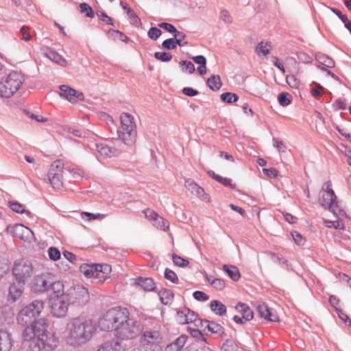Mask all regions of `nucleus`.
<instances>
[{"label":"nucleus","instance_id":"55","mask_svg":"<svg viewBox=\"0 0 351 351\" xmlns=\"http://www.w3.org/2000/svg\"><path fill=\"white\" fill-rule=\"evenodd\" d=\"M193 297L195 300L198 301H206L209 299L208 295H207L205 293L200 291H196L193 293Z\"/></svg>","mask_w":351,"mask_h":351},{"label":"nucleus","instance_id":"18","mask_svg":"<svg viewBox=\"0 0 351 351\" xmlns=\"http://www.w3.org/2000/svg\"><path fill=\"white\" fill-rule=\"evenodd\" d=\"M97 351H125V346L117 339H109L102 342Z\"/></svg>","mask_w":351,"mask_h":351},{"label":"nucleus","instance_id":"15","mask_svg":"<svg viewBox=\"0 0 351 351\" xmlns=\"http://www.w3.org/2000/svg\"><path fill=\"white\" fill-rule=\"evenodd\" d=\"M176 319L180 324H189L199 320L197 315L186 307L177 311Z\"/></svg>","mask_w":351,"mask_h":351},{"label":"nucleus","instance_id":"56","mask_svg":"<svg viewBox=\"0 0 351 351\" xmlns=\"http://www.w3.org/2000/svg\"><path fill=\"white\" fill-rule=\"evenodd\" d=\"M158 27L170 33L176 32V28L170 23H161L158 24Z\"/></svg>","mask_w":351,"mask_h":351},{"label":"nucleus","instance_id":"47","mask_svg":"<svg viewBox=\"0 0 351 351\" xmlns=\"http://www.w3.org/2000/svg\"><path fill=\"white\" fill-rule=\"evenodd\" d=\"M180 64L182 66V69L184 71H188L189 73H193L195 71V66L190 61L183 60L180 62Z\"/></svg>","mask_w":351,"mask_h":351},{"label":"nucleus","instance_id":"23","mask_svg":"<svg viewBox=\"0 0 351 351\" xmlns=\"http://www.w3.org/2000/svg\"><path fill=\"white\" fill-rule=\"evenodd\" d=\"M25 284H21L19 282H14L10 287L9 293L13 302L16 301L22 294Z\"/></svg>","mask_w":351,"mask_h":351},{"label":"nucleus","instance_id":"5","mask_svg":"<svg viewBox=\"0 0 351 351\" xmlns=\"http://www.w3.org/2000/svg\"><path fill=\"white\" fill-rule=\"evenodd\" d=\"M63 287L60 282L56 280L55 276L50 272H44L36 276L30 284L32 290L38 293L52 290L53 292L58 293L61 292Z\"/></svg>","mask_w":351,"mask_h":351},{"label":"nucleus","instance_id":"51","mask_svg":"<svg viewBox=\"0 0 351 351\" xmlns=\"http://www.w3.org/2000/svg\"><path fill=\"white\" fill-rule=\"evenodd\" d=\"M162 48L167 49V50L176 49V47L175 45L174 38H171L166 39L165 40H164L162 42Z\"/></svg>","mask_w":351,"mask_h":351},{"label":"nucleus","instance_id":"41","mask_svg":"<svg viewBox=\"0 0 351 351\" xmlns=\"http://www.w3.org/2000/svg\"><path fill=\"white\" fill-rule=\"evenodd\" d=\"M10 207L13 211H14L16 213H21V214L27 213L29 214V212L25 209L24 206L21 204L19 202H10Z\"/></svg>","mask_w":351,"mask_h":351},{"label":"nucleus","instance_id":"63","mask_svg":"<svg viewBox=\"0 0 351 351\" xmlns=\"http://www.w3.org/2000/svg\"><path fill=\"white\" fill-rule=\"evenodd\" d=\"M182 93L187 96L193 97L197 95L198 91L191 88V87H185L182 90Z\"/></svg>","mask_w":351,"mask_h":351},{"label":"nucleus","instance_id":"11","mask_svg":"<svg viewBox=\"0 0 351 351\" xmlns=\"http://www.w3.org/2000/svg\"><path fill=\"white\" fill-rule=\"evenodd\" d=\"M64 295H67V300L69 304L75 306H81L86 304L90 299L88 289L80 285L67 289Z\"/></svg>","mask_w":351,"mask_h":351},{"label":"nucleus","instance_id":"14","mask_svg":"<svg viewBox=\"0 0 351 351\" xmlns=\"http://www.w3.org/2000/svg\"><path fill=\"white\" fill-rule=\"evenodd\" d=\"M162 341V335L159 331L156 330H145L141 337V343L150 347L154 345H159Z\"/></svg>","mask_w":351,"mask_h":351},{"label":"nucleus","instance_id":"34","mask_svg":"<svg viewBox=\"0 0 351 351\" xmlns=\"http://www.w3.org/2000/svg\"><path fill=\"white\" fill-rule=\"evenodd\" d=\"M208 86L213 90H218L221 86V82L219 75H212L207 80Z\"/></svg>","mask_w":351,"mask_h":351},{"label":"nucleus","instance_id":"19","mask_svg":"<svg viewBox=\"0 0 351 351\" xmlns=\"http://www.w3.org/2000/svg\"><path fill=\"white\" fill-rule=\"evenodd\" d=\"M257 311L260 317L269 322L278 321V316L276 313L265 304L262 303L258 305Z\"/></svg>","mask_w":351,"mask_h":351},{"label":"nucleus","instance_id":"24","mask_svg":"<svg viewBox=\"0 0 351 351\" xmlns=\"http://www.w3.org/2000/svg\"><path fill=\"white\" fill-rule=\"evenodd\" d=\"M184 186L192 194L201 196L204 194L203 188L197 184L193 180L187 179L185 180Z\"/></svg>","mask_w":351,"mask_h":351},{"label":"nucleus","instance_id":"30","mask_svg":"<svg viewBox=\"0 0 351 351\" xmlns=\"http://www.w3.org/2000/svg\"><path fill=\"white\" fill-rule=\"evenodd\" d=\"M138 284L143 287V289L146 291H153L156 288V285L153 280L149 278H140L138 280Z\"/></svg>","mask_w":351,"mask_h":351},{"label":"nucleus","instance_id":"20","mask_svg":"<svg viewBox=\"0 0 351 351\" xmlns=\"http://www.w3.org/2000/svg\"><path fill=\"white\" fill-rule=\"evenodd\" d=\"M13 346L12 334L6 330L0 331V351H10Z\"/></svg>","mask_w":351,"mask_h":351},{"label":"nucleus","instance_id":"31","mask_svg":"<svg viewBox=\"0 0 351 351\" xmlns=\"http://www.w3.org/2000/svg\"><path fill=\"white\" fill-rule=\"evenodd\" d=\"M208 175L215 180L217 182L222 184L226 186H232V181L228 178H223L218 174H216L213 171L209 170L207 171Z\"/></svg>","mask_w":351,"mask_h":351},{"label":"nucleus","instance_id":"25","mask_svg":"<svg viewBox=\"0 0 351 351\" xmlns=\"http://www.w3.org/2000/svg\"><path fill=\"white\" fill-rule=\"evenodd\" d=\"M97 269L95 264H83L80 267V272L86 278H91L93 276L97 277Z\"/></svg>","mask_w":351,"mask_h":351},{"label":"nucleus","instance_id":"40","mask_svg":"<svg viewBox=\"0 0 351 351\" xmlns=\"http://www.w3.org/2000/svg\"><path fill=\"white\" fill-rule=\"evenodd\" d=\"M221 99L226 103L232 104L238 100V96L232 93H225L221 95Z\"/></svg>","mask_w":351,"mask_h":351},{"label":"nucleus","instance_id":"53","mask_svg":"<svg viewBox=\"0 0 351 351\" xmlns=\"http://www.w3.org/2000/svg\"><path fill=\"white\" fill-rule=\"evenodd\" d=\"M286 82L289 84V86L292 88H295L299 84V82H298V79L293 75H287Z\"/></svg>","mask_w":351,"mask_h":351},{"label":"nucleus","instance_id":"21","mask_svg":"<svg viewBox=\"0 0 351 351\" xmlns=\"http://www.w3.org/2000/svg\"><path fill=\"white\" fill-rule=\"evenodd\" d=\"M14 315L12 307L9 306L0 307V327L10 324L13 319Z\"/></svg>","mask_w":351,"mask_h":351},{"label":"nucleus","instance_id":"54","mask_svg":"<svg viewBox=\"0 0 351 351\" xmlns=\"http://www.w3.org/2000/svg\"><path fill=\"white\" fill-rule=\"evenodd\" d=\"M143 213L145 214V217L147 219L152 221V222L155 220L156 217L158 215L154 210H153L150 208H147V209L144 210Z\"/></svg>","mask_w":351,"mask_h":351},{"label":"nucleus","instance_id":"62","mask_svg":"<svg viewBox=\"0 0 351 351\" xmlns=\"http://www.w3.org/2000/svg\"><path fill=\"white\" fill-rule=\"evenodd\" d=\"M63 256L65 257V258H66L70 263L74 264L76 262V256L75 254H73V253L70 252H68V251H64L63 252Z\"/></svg>","mask_w":351,"mask_h":351},{"label":"nucleus","instance_id":"64","mask_svg":"<svg viewBox=\"0 0 351 351\" xmlns=\"http://www.w3.org/2000/svg\"><path fill=\"white\" fill-rule=\"evenodd\" d=\"M132 351H152V348L145 344H141L139 346L134 348Z\"/></svg>","mask_w":351,"mask_h":351},{"label":"nucleus","instance_id":"3","mask_svg":"<svg viewBox=\"0 0 351 351\" xmlns=\"http://www.w3.org/2000/svg\"><path fill=\"white\" fill-rule=\"evenodd\" d=\"M97 331L94 321L83 317L70 319L64 332V339L67 344L77 347L89 341Z\"/></svg>","mask_w":351,"mask_h":351},{"label":"nucleus","instance_id":"37","mask_svg":"<svg viewBox=\"0 0 351 351\" xmlns=\"http://www.w3.org/2000/svg\"><path fill=\"white\" fill-rule=\"evenodd\" d=\"M324 223L327 228H333L336 230H343L345 226L342 221L341 220H324Z\"/></svg>","mask_w":351,"mask_h":351},{"label":"nucleus","instance_id":"27","mask_svg":"<svg viewBox=\"0 0 351 351\" xmlns=\"http://www.w3.org/2000/svg\"><path fill=\"white\" fill-rule=\"evenodd\" d=\"M223 269L232 280L234 281H238L239 280L241 275L237 267L224 265Z\"/></svg>","mask_w":351,"mask_h":351},{"label":"nucleus","instance_id":"60","mask_svg":"<svg viewBox=\"0 0 351 351\" xmlns=\"http://www.w3.org/2000/svg\"><path fill=\"white\" fill-rule=\"evenodd\" d=\"M263 172L270 178L277 177L278 176V171L275 168L263 169Z\"/></svg>","mask_w":351,"mask_h":351},{"label":"nucleus","instance_id":"17","mask_svg":"<svg viewBox=\"0 0 351 351\" xmlns=\"http://www.w3.org/2000/svg\"><path fill=\"white\" fill-rule=\"evenodd\" d=\"M237 311L241 314L234 316V320L238 324H243L253 318V312L251 308L245 303L239 302L236 306Z\"/></svg>","mask_w":351,"mask_h":351},{"label":"nucleus","instance_id":"44","mask_svg":"<svg viewBox=\"0 0 351 351\" xmlns=\"http://www.w3.org/2000/svg\"><path fill=\"white\" fill-rule=\"evenodd\" d=\"M48 255L51 260L56 261L60 258L61 254L59 250L54 247H50L48 249Z\"/></svg>","mask_w":351,"mask_h":351},{"label":"nucleus","instance_id":"42","mask_svg":"<svg viewBox=\"0 0 351 351\" xmlns=\"http://www.w3.org/2000/svg\"><path fill=\"white\" fill-rule=\"evenodd\" d=\"M81 217L82 219L87 217L88 221H91L95 219H102L105 217V215L101 213L93 214L88 212H82L81 213Z\"/></svg>","mask_w":351,"mask_h":351},{"label":"nucleus","instance_id":"46","mask_svg":"<svg viewBox=\"0 0 351 351\" xmlns=\"http://www.w3.org/2000/svg\"><path fill=\"white\" fill-rule=\"evenodd\" d=\"M324 88L319 84H315V86L311 90V95L315 98H317L322 96Z\"/></svg>","mask_w":351,"mask_h":351},{"label":"nucleus","instance_id":"2","mask_svg":"<svg viewBox=\"0 0 351 351\" xmlns=\"http://www.w3.org/2000/svg\"><path fill=\"white\" fill-rule=\"evenodd\" d=\"M48 322L40 318L32 322L23 331L21 343L32 351H52L58 340L48 331Z\"/></svg>","mask_w":351,"mask_h":351},{"label":"nucleus","instance_id":"61","mask_svg":"<svg viewBox=\"0 0 351 351\" xmlns=\"http://www.w3.org/2000/svg\"><path fill=\"white\" fill-rule=\"evenodd\" d=\"M334 108L336 110H341V109H346V104L345 101L342 99H338L335 101V102L333 104Z\"/></svg>","mask_w":351,"mask_h":351},{"label":"nucleus","instance_id":"26","mask_svg":"<svg viewBox=\"0 0 351 351\" xmlns=\"http://www.w3.org/2000/svg\"><path fill=\"white\" fill-rule=\"evenodd\" d=\"M45 56L53 62L62 66H66L67 64V61L64 59L61 55L55 51H49L47 52Z\"/></svg>","mask_w":351,"mask_h":351},{"label":"nucleus","instance_id":"29","mask_svg":"<svg viewBox=\"0 0 351 351\" xmlns=\"http://www.w3.org/2000/svg\"><path fill=\"white\" fill-rule=\"evenodd\" d=\"M271 49V43L269 42L261 41L258 44L255 49V52L257 55L267 56L269 54Z\"/></svg>","mask_w":351,"mask_h":351},{"label":"nucleus","instance_id":"58","mask_svg":"<svg viewBox=\"0 0 351 351\" xmlns=\"http://www.w3.org/2000/svg\"><path fill=\"white\" fill-rule=\"evenodd\" d=\"M29 28L27 26H23L20 29V32L23 36L22 38L25 41L29 40L32 38L30 34L29 33Z\"/></svg>","mask_w":351,"mask_h":351},{"label":"nucleus","instance_id":"43","mask_svg":"<svg viewBox=\"0 0 351 351\" xmlns=\"http://www.w3.org/2000/svg\"><path fill=\"white\" fill-rule=\"evenodd\" d=\"M154 57L162 62H169L172 59L173 56L170 53L158 51L154 53Z\"/></svg>","mask_w":351,"mask_h":351},{"label":"nucleus","instance_id":"13","mask_svg":"<svg viewBox=\"0 0 351 351\" xmlns=\"http://www.w3.org/2000/svg\"><path fill=\"white\" fill-rule=\"evenodd\" d=\"M7 231L23 241H29L32 239L33 232L22 224L10 225L7 227Z\"/></svg>","mask_w":351,"mask_h":351},{"label":"nucleus","instance_id":"48","mask_svg":"<svg viewBox=\"0 0 351 351\" xmlns=\"http://www.w3.org/2000/svg\"><path fill=\"white\" fill-rule=\"evenodd\" d=\"M162 32L159 28L157 27H151L148 31V36L149 38L156 40L158 38V37L161 35Z\"/></svg>","mask_w":351,"mask_h":351},{"label":"nucleus","instance_id":"52","mask_svg":"<svg viewBox=\"0 0 351 351\" xmlns=\"http://www.w3.org/2000/svg\"><path fill=\"white\" fill-rule=\"evenodd\" d=\"M208 329L213 333H221L223 332V328L221 325L215 322H210L207 326Z\"/></svg>","mask_w":351,"mask_h":351},{"label":"nucleus","instance_id":"8","mask_svg":"<svg viewBox=\"0 0 351 351\" xmlns=\"http://www.w3.org/2000/svg\"><path fill=\"white\" fill-rule=\"evenodd\" d=\"M319 202L322 207L328 208L334 214L337 215V212H339V215H343V212L339 208L337 197L332 189V183L330 181L324 184L320 192Z\"/></svg>","mask_w":351,"mask_h":351},{"label":"nucleus","instance_id":"36","mask_svg":"<svg viewBox=\"0 0 351 351\" xmlns=\"http://www.w3.org/2000/svg\"><path fill=\"white\" fill-rule=\"evenodd\" d=\"M153 225L157 228L166 230L169 228V223L163 217L158 215L155 220L153 221Z\"/></svg>","mask_w":351,"mask_h":351},{"label":"nucleus","instance_id":"6","mask_svg":"<svg viewBox=\"0 0 351 351\" xmlns=\"http://www.w3.org/2000/svg\"><path fill=\"white\" fill-rule=\"evenodd\" d=\"M121 127L118 131L119 137L126 145L134 143L136 137V123L132 115L123 112L120 116Z\"/></svg>","mask_w":351,"mask_h":351},{"label":"nucleus","instance_id":"39","mask_svg":"<svg viewBox=\"0 0 351 351\" xmlns=\"http://www.w3.org/2000/svg\"><path fill=\"white\" fill-rule=\"evenodd\" d=\"M80 11L81 13H85L87 17H94L95 14L92 8L86 3H82L80 4Z\"/></svg>","mask_w":351,"mask_h":351},{"label":"nucleus","instance_id":"33","mask_svg":"<svg viewBox=\"0 0 351 351\" xmlns=\"http://www.w3.org/2000/svg\"><path fill=\"white\" fill-rule=\"evenodd\" d=\"M211 310L217 315L220 316L224 315L226 312V307L219 300H214L210 304Z\"/></svg>","mask_w":351,"mask_h":351},{"label":"nucleus","instance_id":"12","mask_svg":"<svg viewBox=\"0 0 351 351\" xmlns=\"http://www.w3.org/2000/svg\"><path fill=\"white\" fill-rule=\"evenodd\" d=\"M62 169L63 163L60 160H56L51 165L48 179L53 189H60L62 186Z\"/></svg>","mask_w":351,"mask_h":351},{"label":"nucleus","instance_id":"1","mask_svg":"<svg viewBox=\"0 0 351 351\" xmlns=\"http://www.w3.org/2000/svg\"><path fill=\"white\" fill-rule=\"evenodd\" d=\"M99 326L103 330H113L115 336L123 340L132 339L140 332L136 322L129 317L126 308L116 307L106 311L99 320Z\"/></svg>","mask_w":351,"mask_h":351},{"label":"nucleus","instance_id":"35","mask_svg":"<svg viewBox=\"0 0 351 351\" xmlns=\"http://www.w3.org/2000/svg\"><path fill=\"white\" fill-rule=\"evenodd\" d=\"M97 270V278L99 277V274L102 273L103 274L108 275L111 271V266L108 264H95ZM108 278L107 276H104L102 282L106 280Z\"/></svg>","mask_w":351,"mask_h":351},{"label":"nucleus","instance_id":"4","mask_svg":"<svg viewBox=\"0 0 351 351\" xmlns=\"http://www.w3.org/2000/svg\"><path fill=\"white\" fill-rule=\"evenodd\" d=\"M25 77L21 72L12 71L4 75L0 80V97L9 99L21 87Z\"/></svg>","mask_w":351,"mask_h":351},{"label":"nucleus","instance_id":"10","mask_svg":"<svg viewBox=\"0 0 351 351\" xmlns=\"http://www.w3.org/2000/svg\"><path fill=\"white\" fill-rule=\"evenodd\" d=\"M67 295H64V287L61 292H52L49 296L51 313L57 317H64L68 312L69 303Z\"/></svg>","mask_w":351,"mask_h":351},{"label":"nucleus","instance_id":"45","mask_svg":"<svg viewBox=\"0 0 351 351\" xmlns=\"http://www.w3.org/2000/svg\"><path fill=\"white\" fill-rule=\"evenodd\" d=\"M172 259L174 264L179 267H184L189 263V261L187 259L183 258L176 254H173Z\"/></svg>","mask_w":351,"mask_h":351},{"label":"nucleus","instance_id":"32","mask_svg":"<svg viewBox=\"0 0 351 351\" xmlns=\"http://www.w3.org/2000/svg\"><path fill=\"white\" fill-rule=\"evenodd\" d=\"M160 299L164 304H171L173 299V294L170 290L162 289L158 293Z\"/></svg>","mask_w":351,"mask_h":351},{"label":"nucleus","instance_id":"38","mask_svg":"<svg viewBox=\"0 0 351 351\" xmlns=\"http://www.w3.org/2000/svg\"><path fill=\"white\" fill-rule=\"evenodd\" d=\"M292 96L288 93H281L278 96V101L282 106H287L291 104Z\"/></svg>","mask_w":351,"mask_h":351},{"label":"nucleus","instance_id":"22","mask_svg":"<svg viewBox=\"0 0 351 351\" xmlns=\"http://www.w3.org/2000/svg\"><path fill=\"white\" fill-rule=\"evenodd\" d=\"M97 152L103 156L110 158L115 156L119 154V151L116 149L112 148L104 143L97 144Z\"/></svg>","mask_w":351,"mask_h":351},{"label":"nucleus","instance_id":"49","mask_svg":"<svg viewBox=\"0 0 351 351\" xmlns=\"http://www.w3.org/2000/svg\"><path fill=\"white\" fill-rule=\"evenodd\" d=\"M291 236L295 241V243L298 245H303L305 243L304 238L297 231H293L291 232Z\"/></svg>","mask_w":351,"mask_h":351},{"label":"nucleus","instance_id":"16","mask_svg":"<svg viewBox=\"0 0 351 351\" xmlns=\"http://www.w3.org/2000/svg\"><path fill=\"white\" fill-rule=\"evenodd\" d=\"M60 96L65 97L71 103L75 104L78 101H82L84 99L82 93L78 92L68 86H60Z\"/></svg>","mask_w":351,"mask_h":351},{"label":"nucleus","instance_id":"28","mask_svg":"<svg viewBox=\"0 0 351 351\" xmlns=\"http://www.w3.org/2000/svg\"><path fill=\"white\" fill-rule=\"evenodd\" d=\"M206 278L210 285L215 289L221 291L224 289L226 283L223 280L208 275H206Z\"/></svg>","mask_w":351,"mask_h":351},{"label":"nucleus","instance_id":"57","mask_svg":"<svg viewBox=\"0 0 351 351\" xmlns=\"http://www.w3.org/2000/svg\"><path fill=\"white\" fill-rule=\"evenodd\" d=\"M187 339V337L186 335H182L176 339V340L173 342L175 346H177L178 348L180 350L182 348L186 343Z\"/></svg>","mask_w":351,"mask_h":351},{"label":"nucleus","instance_id":"7","mask_svg":"<svg viewBox=\"0 0 351 351\" xmlns=\"http://www.w3.org/2000/svg\"><path fill=\"white\" fill-rule=\"evenodd\" d=\"M44 308V302L41 300H36L25 306L17 314L16 320L20 325H27L33 319L39 317Z\"/></svg>","mask_w":351,"mask_h":351},{"label":"nucleus","instance_id":"59","mask_svg":"<svg viewBox=\"0 0 351 351\" xmlns=\"http://www.w3.org/2000/svg\"><path fill=\"white\" fill-rule=\"evenodd\" d=\"M274 146L281 152H285L287 149V146L285 145V143L279 141L278 139L274 138Z\"/></svg>","mask_w":351,"mask_h":351},{"label":"nucleus","instance_id":"9","mask_svg":"<svg viewBox=\"0 0 351 351\" xmlns=\"http://www.w3.org/2000/svg\"><path fill=\"white\" fill-rule=\"evenodd\" d=\"M12 275L16 282L26 284L34 274V268L32 263L27 259L16 260L12 266Z\"/></svg>","mask_w":351,"mask_h":351},{"label":"nucleus","instance_id":"50","mask_svg":"<svg viewBox=\"0 0 351 351\" xmlns=\"http://www.w3.org/2000/svg\"><path fill=\"white\" fill-rule=\"evenodd\" d=\"M165 277L166 279L170 280L173 283L177 282V281L178 280V278L176 274L169 269H166L165 271Z\"/></svg>","mask_w":351,"mask_h":351}]
</instances>
